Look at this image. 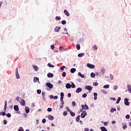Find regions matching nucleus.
Here are the masks:
<instances>
[{"instance_id": "obj_1", "label": "nucleus", "mask_w": 131, "mask_h": 131, "mask_svg": "<svg viewBox=\"0 0 131 131\" xmlns=\"http://www.w3.org/2000/svg\"><path fill=\"white\" fill-rule=\"evenodd\" d=\"M81 107L82 108V109H84V110H89V106H88V105L86 104H82Z\"/></svg>"}, {"instance_id": "obj_2", "label": "nucleus", "mask_w": 131, "mask_h": 131, "mask_svg": "<svg viewBox=\"0 0 131 131\" xmlns=\"http://www.w3.org/2000/svg\"><path fill=\"white\" fill-rule=\"evenodd\" d=\"M124 104L125 105H126V106H129V102H128L129 99L128 98H125L124 99Z\"/></svg>"}, {"instance_id": "obj_3", "label": "nucleus", "mask_w": 131, "mask_h": 131, "mask_svg": "<svg viewBox=\"0 0 131 131\" xmlns=\"http://www.w3.org/2000/svg\"><path fill=\"white\" fill-rule=\"evenodd\" d=\"M86 116V112L85 111H83L82 113L81 114V117L82 118H84Z\"/></svg>"}, {"instance_id": "obj_4", "label": "nucleus", "mask_w": 131, "mask_h": 131, "mask_svg": "<svg viewBox=\"0 0 131 131\" xmlns=\"http://www.w3.org/2000/svg\"><path fill=\"white\" fill-rule=\"evenodd\" d=\"M46 85H47L48 88H49L50 89L53 88V84L49 82L46 83Z\"/></svg>"}, {"instance_id": "obj_5", "label": "nucleus", "mask_w": 131, "mask_h": 131, "mask_svg": "<svg viewBox=\"0 0 131 131\" xmlns=\"http://www.w3.org/2000/svg\"><path fill=\"white\" fill-rule=\"evenodd\" d=\"M87 67H89V68H91V69H94V68H95V66L94 64L88 63Z\"/></svg>"}, {"instance_id": "obj_6", "label": "nucleus", "mask_w": 131, "mask_h": 131, "mask_svg": "<svg viewBox=\"0 0 131 131\" xmlns=\"http://www.w3.org/2000/svg\"><path fill=\"white\" fill-rule=\"evenodd\" d=\"M20 105H21V106H25V105H26L25 100H24V99H21V101L20 102Z\"/></svg>"}, {"instance_id": "obj_7", "label": "nucleus", "mask_w": 131, "mask_h": 131, "mask_svg": "<svg viewBox=\"0 0 131 131\" xmlns=\"http://www.w3.org/2000/svg\"><path fill=\"white\" fill-rule=\"evenodd\" d=\"M61 29V27H56L54 29V31H55V32H59V31H60V30Z\"/></svg>"}, {"instance_id": "obj_8", "label": "nucleus", "mask_w": 131, "mask_h": 131, "mask_svg": "<svg viewBox=\"0 0 131 131\" xmlns=\"http://www.w3.org/2000/svg\"><path fill=\"white\" fill-rule=\"evenodd\" d=\"M63 13L65 14L67 16V17H69L70 16V14H69V12L67 10H64L63 11Z\"/></svg>"}, {"instance_id": "obj_9", "label": "nucleus", "mask_w": 131, "mask_h": 131, "mask_svg": "<svg viewBox=\"0 0 131 131\" xmlns=\"http://www.w3.org/2000/svg\"><path fill=\"white\" fill-rule=\"evenodd\" d=\"M85 90H88V91H92L93 90V87L90 86V85H87L85 87Z\"/></svg>"}, {"instance_id": "obj_10", "label": "nucleus", "mask_w": 131, "mask_h": 131, "mask_svg": "<svg viewBox=\"0 0 131 131\" xmlns=\"http://www.w3.org/2000/svg\"><path fill=\"white\" fill-rule=\"evenodd\" d=\"M82 91V89L81 88H78L76 90V93L77 94H79V93H81V92Z\"/></svg>"}, {"instance_id": "obj_11", "label": "nucleus", "mask_w": 131, "mask_h": 131, "mask_svg": "<svg viewBox=\"0 0 131 131\" xmlns=\"http://www.w3.org/2000/svg\"><path fill=\"white\" fill-rule=\"evenodd\" d=\"M25 110L26 113L27 114L29 113V112L30 111V109H29V107H28V106L26 107Z\"/></svg>"}, {"instance_id": "obj_12", "label": "nucleus", "mask_w": 131, "mask_h": 131, "mask_svg": "<svg viewBox=\"0 0 131 131\" xmlns=\"http://www.w3.org/2000/svg\"><path fill=\"white\" fill-rule=\"evenodd\" d=\"M47 76H48V77H49V78L54 77V74H52L51 73H49L47 74Z\"/></svg>"}, {"instance_id": "obj_13", "label": "nucleus", "mask_w": 131, "mask_h": 131, "mask_svg": "<svg viewBox=\"0 0 131 131\" xmlns=\"http://www.w3.org/2000/svg\"><path fill=\"white\" fill-rule=\"evenodd\" d=\"M48 119H49V120H54V116L49 115H48Z\"/></svg>"}, {"instance_id": "obj_14", "label": "nucleus", "mask_w": 131, "mask_h": 131, "mask_svg": "<svg viewBox=\"0 0 131 131\" xmlns=\"http://www.w3.org/2000/svg\"><path fill=\"white\" fill-rule=\"evenodd\" d=\"M60 101H62L64 99V93L61 92L60 93Z\"/></svg>"}, {"instance_id": "obj_15", "label": "nucleus", "mask_w": 131, "mask_h": 131, "mask_svg": "<svg viewBox=\"0 0 131 131\" xmlns=\"http://www.w3.org/2000/svg\"><path fill=\"white\" fill-rule=\"evenodd\" d=\"M13 108L15 111H19V106L18 105H14Z\"/></svg>"}, {"instance_id": "obj_16", "label": "nucleus", "mask_w": 131, "mask_h": 131, "mask_svg": "<svg viewBox=\"0 0 131 131\" xmlns=\"http://www.w3.org/2000/svg\"><path fill=\"white\" fill-rule=\"evenodd\" d=\"M66 89H71V84H70V83H68L66 85Z\"/></svg>"}, {"instance_id": "obj_17", "label": "nucleus", "mask_w": 131, "mask_h": 131, "mask_svg": "<svg viewBox=\"0 0 131 131\" xmlns=\"http://www.w3.org/2000/svg\"><path fill=\"white\" fill-rule=\"evenodd\" d=\"M33 68L34 69L35 71H38V68L35 65H33Z\"/></svg>"}, {"instance_id": "obj_18", "label": "nucleus", "mask_w": 131, "mask_h": 131, "mask_svg": "<svg viewBox=\"0 0 131 131\" xmlns=\"http://www.w3.org/2000/svg\"><path fill=\"white\" fill-rule=\"evenodd\" d=\"M39 79L38 77H35L34 78V82H37V81H39Z\"/></svg>"}, {"instance_id": "obj_19", "label": "nucleus", "mask_w": 131, "mask_h": 131, "mask_svg": "<svg viewBox=\"0 0 131 131\" xmlns=\"http://www.w3.org/2000/svg\"><path fill=\"white\" fill-rule=\"evenodd\" d=\"M78 75H79V76H80V77H81V78H84V75H82L81 74V73H80V72H79L78 73Z\"/></svg>"}, {"instance_id": "obj_20", "label": "nucleus", "mask_w": 131, "mask_h": 131, "mask_svg": "<svg viewBox=\"0 0 131 131\" xmlns=\"http://www.w3.org/2000/svg\"><path fill=\"white\" fill-rule=\"evenodd\" d=\"M7 100H5V106H4V111H6V110H7Z\"/></svg>"}, {"instance_id": "obj_21", "label": "nucleus", "mask_w": 131, "mask_h": 131, "mask_svg": "<svg viewBox=\"0 0 131 131\" xmlns=\"http://www.w3.org/2000/svg\"><path fill=\"white\" fill-rule=\"evenodd\" d=\"M127 90H128L129 93H130V92H131V85L130 84L127 85Z\"/></svg>"}, {"instance_id": "obj_22", "label": "nucleus", "mask_w": 131, "mask_h": 131, "mask_svg": "<svg viewBox=\"0 0 131 131\" xmlns=\"http://www.w3.org/2000/svg\"><path fill=\"white\" fill-rule=\"evenodd\" d=\"M80 119V115L78 116L76 118V121L77 122H79Z\"/></svg>"}, {"instance_id": "obj_23", "label": "nucleus", "mask_w": 131, "mask_h": 131, "mask_svg": "<svg viewBox=\"0 0 131 131\" xmlns=\"http://www.w3.org/2000/svg\"><path fill=\"white\" fill-rule=\"evenodd\" d=\"M93 51H96V50H98V47H97V45H95L93 47Z\"/></svg>"}, {"instance_id": "obj_24", "label": "nucleus", "mask_w": 131, "mask_h": 131, "mask_svg": "<svg viewBox=\"0 0 131 131\" xmlns=\"http://www.w3.org/2000/svg\"><path fill=\"white\" fill-rule=\"evenodd\" d=\"M100 129L102 130V131H107V129H106V127H104V126H102V127H100Z\"/></svg>"}, {"instance_id": "obj_25", "label": "nucleus", "mask_w": 131, "mask_h": 131, "mask_svg": "<svg viewBox=\"0 0 131 131\" xmlns=\"http://www.w3.org/2000/svg\"><path fill=\"white\" fill-rule=\"evenodd\" d=\"M76 71V69L75 68H72L71 69V73H74Z\"/></svg>"}, {"instance_id": "obj_26", "label": "nucleus", "mask_w": 131, "mask_h": 131, "mask_svg": "<svg viewBox=\"0 0 131 131\" xmlns=\"http://www.w3.org/2000/svg\"><path fill=\"white\" fill-rule=\"evenodd\" d=\"M15 75L17 79H19V78H20V75H19V73H15Z\"/></svg>"}, {"instance_id": "obj_27", "label": "nucleus", "mask_w": 131, "mask_h": 131, "mask_svg": "<svg viewBox=\"0 0 131 131\" xmlns=\"http://www.w3.org/2000/svg\"><path fill=\"white\" fill-rule=\"evenodd\" d=\"M70 115H71L72 117L75 116V113L72 111L70 112Z\"/></svg>"}, {"instance_id": "obj_28", "label": "nucleus", "mask_w": 131, "mask_h": 131, "mask_svg": "<svg viewBox=\"0 0 131 131\" xmlns=\"http://www.w3.org/2000/svg\"><path fill=\"white\" fill-rule=\"evenodd\" d=\"M84 56V53H80L78 55V57H83Z\"/></svg>"}, {"instance_id": "obj_29", "label": "nucleus", "mask_w": 131, "mask_h": 131, "mask_svg": "<svg viewBox=\"0 0 131 131\" xmlns=\"http://www.w3.org/2000/svg\"><path fill=\"white\" fill-rule=\"evenodd\" d=\"M76 48H77V50H80V45L79 44H77L76 45Z\"/></svg>"}, {"instance_id": "obj_30", "label": "nucleus", "mask_w": 131, "mask_h": 131, "mask_svg": "<svg viewBox=\"0 0 131 131\" xmlns=\"http://www.w3.org/2000/svg\"><path fill=\"white\" fill-rule=\"evenodd\" d=\"M120 100H121V98L120 97L118 98V99L116 101V103L119 104V102H120Z\"/></svg>"}, {"instance_id": "obj_31", "label": "nucleus", "mask_w": 131, "mask_h": 131, "mask_svg": "<svg viewBox=\"0 0 131 131\" xmlns=\"http://www.w3.org/2000/svg\"><path fill=\"white\" fill-rule=\"evenodd\" d=\"M114 111H116V108H112L111 110V112H112V113H113V112H114Z\"/></svg>"}, {"instance_id": "obj_32", "label": "nucleus", "mask_w": 131, "mask_h": 131, "mask_svg": "<svg viewBox=\"0 0 131 131\" xmlns=\"http://www.w3.org/2000/svg\"><path fill=\"white\" fill-rule=\"evenodd\" d=\"M91 76L92 77H93V78L95 77L96 74H95V73H92L91 74Z\"/></svg>"}, {"instance_id": "obj_33", "label": "nucleus", "mask_w": 131, "mask_h": 131, "mask_svg": "<svg viewBox=\"0 0 131 131\" xmlns=\"http://www.w3.org/2000/svg\"><path fill=\"white\" fill-rule=\"evenodd\" d=\"M68 114V113L67 112V111H64L63 113V115H64V116H67Z\"/></svg>"}, {"instance_id": "obj_34", "label": "nucleus", "mask_w": 131, "mask_h": 131, "mask_svg": "<svg viewBox=\"0 0 131 131\" xmlns=\"http://www.w3.org/2000/svg\"><path fill=\"white\" fill-rule=\"evenodd\" d=\"M109 86H110L109 85L107 84V85H104L103 88L104 89H109Z\"/></svg>"}, {"instance_id": "obj_35", "label": "nucleus", "mask_w": 131, "mask_h": 131, "mask_svg": "<svg viewBox=\"0 0 131 131\" xmlns=\"http://www.w3.org/2000/svg\"><path fill=\"white\" fill-rule=\"evenodd\" d=\"M62 77H65L66 76V72H63L62 74Z\"/></svg>"}, {"instance_id": "obj_36", "label": "nucleus", "mask_w": 131, "mask_h": 131, "mask_svg": "<svg viewBox=\"0 0 131 131\" xmlns=\"http://www.w3.org/2000/svg\"><path fill=\"white\" fill-rule=\"evenodd\" d=\"M114 77V76L111 74H110V78H111V80H113Z\"/></svg>"}, {"instance_id": "obj_37", "label": "nucleus", "mask_w": 131, "mask_h": 131, "mask_svg": "<svg viewBox=\"0 0 131 131\" xmlns=\"http://www.w3.org/2000/svg\"><path fill=\"white\" fill-rule=\"evenodd\" d=\"M45 95H46V93L45 92H42L41 93V95H42L43 99V98H45Z\"/></svg>"}, {"instance_id": "obj_38", "label": "nucleus", "mask_w": 131, "mask_h": 131, "mask_svg": "<svg viewBox=\"0 0 131 131\" xmlns=\"http://www.w3.org/2000/svg\"><path fill=\"white\" fill-rule=\"evenodd\" d=\"M61 24H62V25H65V24H66V20H63L61 21Z\"/></svg>"}, {"instance_id": "obj_39", "label": "nucleus", "mask_w": 131, "mask_h": 131, "mask_svg": "<svg viewBox=\"0 0 131 131\" xmlns=\"http://www.w3.org/2000/svg\"><path fill=\"white\" fill-rule=\"evenodd\" d=\"M64 68H66V67H65V66H62V67H60V70L64 71Z\"/></svg>"}, {"instance_id": "obj_40", "label": "nucleus", "mask_w": 131, "mask_h": 131, "mask_svg": "<svg viewBox=\"0 0 131 131\" xmlns=\"http://www.w3.org/2000/svg\"><path fill=\"white\" fill-rule=\"evenodd\" d=\"M72 106L73 107H75V106H76V103L75 102V101H73L72 102Z\"/></svg>"}, {"instance_id": "obj_41", "label": "nucleus", "mask_w": 131, "mask_h": 131, "mask_svg": "<svg viewBox=\"0 0 131 131\" xmlns=\"http://www.w3.org/2000/svg\"><path fill=\"white\" fill-rule=\"evenodd\" d=\"M86 96H88V95L86 94V93H84L82 95V98H86Z\"/></svg>"}, {"instance_id": "obj_42", "label": "nucleus", "mask_w": 131, "mask_h": 131, "mask_svg": "<svg viewBox=\"0 0 131 131\" xmlns=\"http://www.w3.org/2000/svg\"><path fill=\"white\" fill-rule=\"evenodd\" d=\"M72 86H71V88H72V89H75V84H74V83H73V82H72Z\"/></svg>"}, {"instance_id": "obj_43", "label": "nucleus", "mask_w": 131, "mask_h": 131, "mask_svg": "<svg viewBox=\"0 0 131 131\" xmlns=\"http://www.w3.org/2000/svg\"><path fill=\"white\" fill-rule=\"evenodd\" d=\"M99 85V83H98V82H94V83H93V85L94 86H98Z\"/></svg>"}, {"instance_id": "obj_44", "label": "nucleus", "mask_w": 131, "mask_h": 131, "mask_svg": "<svg viewBox=\"0 0 131 131\" xmlns=\"http://www.w3.org/2000/svg\"><path fill=\"white\" fill-rule=\"evenodd\" d=\"M55 19L56 20H61V17L56 16Z\"/></svg>"}, {"instance_id": "obj_45", "label": "nucleus", "mask_w": 131, "mask_h": 131, "mask_svg": "<svg viewBox=\"0 0 131 131\" xmlns=\"http://www.w3.org/2000/svg\"><path fill=\"white\" fill-rule=\"evenodd\" d=\"M37 94H38L39 95L41 93V90H37Z\"/></svg>"}, {"instance_id": "obj_46", "label": "nucleus", "mask_w": 131, "mask_h": 131, "mask_svg": "<svg viewBox=\"0 0 131 131\" xmlns=\"http://www.w3.org/2000/svg\"><path fill=\"white\" fill-rule=\"evenodd\" d=\"M3 123L4 124H7V123H8V121H7V120H4Z\"/></svg>"}, {"instance_id": "obj_47", "label": "nucleus", "mask_w": 131, "mask_h": 131, "mask_svg": "<svg viewBox=\"0 0 131 131\" xmlns=\"http://www.w3.org/2000/svg\"><path fill=\"white\" fill-rule=\"evenodd\" d=\"M47 111H48V112H52V108L49 107L47 109Z\"/></svg>"}, {"instance_id": "obj_48", "label": "nucleus", "mask_w": 131, "mask_h": 131, "mask_svg": "<svg viewBox=\"0 0 131 131\" xmlns=\"http://www.w3.org/2000/svg\"><path fill=\"white\" fill-rule=\"evenodd\" d=\"M48 66H49V67H54V66L52 65V64L50 63L48 64Z\"/></svg>"}, {"instance_id": "obj_49", "label": "nucleus", "mask_w": 131, "mask_h": 131, "mask_svg": "<svg viewBox=\"0 0 131 131\" xmlns=\"http://www.w3.org/2000/svg\"><path fill=\"white\" fill-rule=\"evenodd\" d=\"M130 117V116H129V115H127L126 116V119H129V118Z\"/></svg>"}, {"instance_id": "obj_50", "label": "nucleus", "mask_w": 131, "mask_h": 131, "mask_svg": "<svg viewBox=\"0 0 131 131\" xmlns=\"http://www.w3.org/2000/svg\"><path fill=\"white\" fill-rule=\"evenodd\" d=\"M66 110H67V111H68V112H70V109L69 108V107L67 106Z\"/></svg>"}, {"instance_id": "obj_51", "label": "nucleus", "mask_w": 131, "mask_h": 131, "mask_svg": "<svg viewBox=\"0 0 131 131\" xmlns=\"http://www.w3.org/2000/svg\"><path fill=\"white\" fill-rule=\"evenodd\" d=\"M46 121H47V120H46V119H43L42 120V123H46Z\"/></svg>"}, {"instance_id": "obj_52", "label": "nucleus", "mask_w": 131, "mask_h": 131, "mask_svg": "<svg viewBox=\"0 0 131 131\" xmlns=\"http://www.w3.org/2000/svg\"><path fill=\"white\" fill-rule=\"evenodd\" d=\"M51 48L52 49V50H54V49H55V46H54V45H51Z\"/></svg>"}, {"instance_id": "obj_53", "label": "nucleus", "mask_w": 131, "mask_h": 131, "mask_svg": "<svg viewBox=\"0 0 131 131\" xmlns=\"http://www.w3.org/2000/svg\"><path fill=\"white\" fill-rule=\"evenodd\" d=\"M102 93L103 94H107V91H105L104 90H101Z\"/></svg>"}, {"instance_id": "obj_54", "label": "nucleus", "mask_w": 131, "mask_h": 131, "mask_svg": "<svg viewBox=\"0 0 131 131\" xmlns=\"http://www.w3.org/2000/svg\"><path fill=\"white\" fill-rule=\"evenodd\" d=\"M7 117H11V114L8 113L6 115Z\"/></svg>"}, {"instance_id": "obj_55", "label": "nucleus", "mask_w": 131, "mask_h": 131, "mask_svg": "<svg viewBox=\"0 0 131 131\" xmlns=\"http://www.w3.org/2000/svg\"><path fill=\"white\" fill-rule=\"evenodd\" d=\"M126 127H127V126H126V124H125V125L123 126V129H125V128H126Z\"/></svg>"}, {"instance_id": "obj_56", "label": "nucleus", "mask_w": 131, "mask_h": 131, "mask_svg": "<svg viewBox=\"0 0 131 131\" xmlns=\"http://www.w3.org/2000/svg\"><path fill=\"white\" fill-rule=\"evenodd\" d=\"M104 125H105V126H106V125H108V122H104Z\"/></svg>"}, {"instance_id": "obj_57", "label": "nucleus", "mask_w": 131, "mask_h": 131, "mask_svg": "<svg viewBox=\"0 0 131 131\" xmlns=\"http://www.w3.org/2000/svg\"><path fill=\"white\" fill-rule=\"evenodd\" d=\"M5 115H6V112H2V116H5Z\"/></svg>"}, {"instance_id": "obj_58", "label": "nucleus", "mask_w": 131, "mask_h": 131, "mask_svg": "<svg viewBox=\"0 0 131 131\" xmlns=\"http://www.w3.org/2000/svg\"><path fill=\"white\" fill-rule=\"evenodd\" d=\"M117 89H118L117 86L116 85V86H114V90H117Z\"/></svg>"}, {"instance_id": "obj_59", "label": "nucleus", "mask_w": 131, "mask_h": 131, "mask_svg": "<svg viewBox=\"0 0 131 131\" xmlns=\"http://www.w3.org/2000/svg\"><path fill=\"white\" fill-rule=\"evenodd\" d=\"M68 97L69 98H70V97H71V93H68Z\"/></svg>"}, {"instance_id": "obj_60", "label": "nucleus", "mask_w": 131, "mask_h": 131, "mask_svg": "<svg viewBox=\"0 0 131 131\" xmlns=\"http://www.w3.org/2000/svg\"><path fill=\"white\" fill-rule=\"evenodd\" d=\"M50 99H54V96H53V95H50Z\"/></svg>"}, {"instance_id": "obj_61", "label": "nucleus", "mask_w": 131, "mask_h": 131, "mask_svg": "<svg viewBox=\"0 0 131 131\" xmlns=\"http://www.w3.org/2000/svg\"><path fill=\"white\" fill-rule=\"evenodd\" d=\"M94 97H97V96H98V94H97V93H94Z\"/></svg>"}, {"instance_id": "obj_62", "label": "nucleus", "mask_w": 131, "mask_h": 131, "mask_svg": "<svg viewBox=\"0 0 131 131\" xmlns=\"http://www.w3.org/2000/svg\"><path fill=\"white\" fill-rule=\"evenodd\" d=\"M54 100H57V99H58V96H54Z\"/></svg>"}, {"instance_id": "obj_63", "label": "nucleus", "mask_w": 131, "mask_h": 131, "mask_svg": "<svg viewBox=\"0 0 131 131\" xmlns=\"http://www.w3.org/2000/svg\"><path fill=\"white\" fill-rule=\"evenodd\" d=\"M15 73H18V68H16V70H15Z\"/></svg>"}, {"instance_id": "obj_64", "label": "nucleus", "mask_w": 131, "mask_h": 131, "mask_svg": "<svg viewBox=\"0 0 131 131\" xmlns=\"http://www.w3.org/2000/svg\"><path fill=\"white\" fill-rule=\"evenodd\" d=\"M60 101H61V105H64V101H63V99L62 100H60Z\"/></svg>"}]
</instances>
